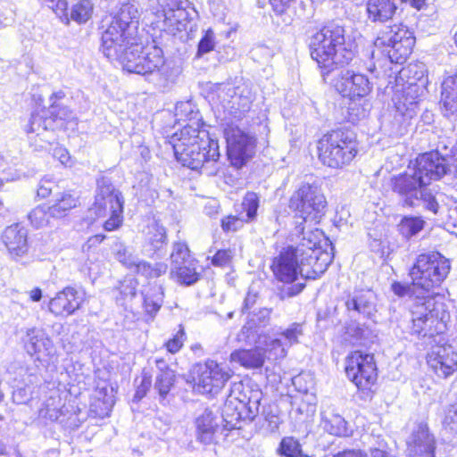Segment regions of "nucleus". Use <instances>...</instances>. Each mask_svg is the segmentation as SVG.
Masks as SVG:
<instances>
[{
    "label": "nucleus",
    "instance_id": "56",
    "mask_svg": "<svg viewBox=\"0 0 457 457\" xmlns=\"http://www.w3.org/2000/svg\"><path fill=\"white\" fill-rule=\"evenodd\" d=\"M186 340V333L183 327L180 325L179 331L173 336L172 338L169 339L164 346L170 353H177L180 351L184 345Z\"/></svg>",
    "mask_w": 457,
    "mask_h": 457
},
{
    "label": "nucleus",
    "instance_id": "51",
    "mask_svg": "<svg viewBox=\"0 0 457 457\" xmlns=\"http://www.w3.org/2000/svg\"><path fill=\"white\" fill-rule=\"evenodd\" d=\"M170 260L171 267L182 262H187V261H195V259L190 256V252L187 244L182 242L174 243L173 249L170 253Z\"/></svg>",
    "mask_w": 457,
    "mask_h": 457
},
{
    "label": "nucleus",
    "instance_id": "40",
    "mask_svg": "<svg viewBox=\"0 0 457 457\" xmlns=\"http://www.w3.org/2000/svg\"><path fill=\"white\" fill-rule=\"evenodd\" d=\"M419 191L417 195L418 201L415 203V207L423 205L425 210L435 215L437 214L440 206L433 190L428 188V186H421Z\"/></svg>",
    "mask_w": 457,
    "mask_h": 457
},
{
    "label": "nucleus",
    "instance_id": "45",
    "mask_svg": "<svg viewBox=\"0 0 457 457\" xmlns=\"http://www.w3.org/2000/svg\"><path fill=\"white\" fill-rule=\"evenodd\" d=\"M175 381V371H166L157 375L154 389L157 390L160 399L165 400Z\"/></svg>",
    "mask_w": 457,
    "mask_h": 457
},
{
    "label": "nucleus",
    "instance_id": "26",
    "mask_svg": "<svg viewBox=\"0 0 457 457\" xmlns=\"http://www.w3.org/2000/svg\"><path fill=\"white\" fill-rule=\"evenodd\" d=\"M166 228L157 220H153L145 231V251L152 258H162L166 253Z\"/></svg>",
    "mask_w": 457,
    "mask_h": 457
},
{
    "label": "nucleus",
    "instance_id": "54",
    "mask_svg": "<svg viewBox=\"0 0 457 457\" xmlns=\"http://www.w3.org/2000/svg\"><path fill=\"white\" fill-rule=\"evenodd\" d=\"M40 2L52 9L54 12L66 23L69 22L70 18L68 16V3L66 0H40Z\"/></svg>",
    "mask_w": 457,
    "mask_h": 457
},
{
    "label": "nucleus",
    "instance_id": "10",
    "mask_svg": "<svg viewBox=\"0 0 457 457\" xmlns=\"http://www.w3.org/2000/svg\"><path fill=\"white\" fill-rule=\"evenodd\" d=\"M435 303L425 295H416L411 307L410 333L421 337L438 338L441 330L445 328L443 314L438 318L437 311L434 308Z\"/></svg>",
    "mask_w": 457,
    "mask_h": 457
},
{
    "label": "nucleus",
    "instance_id": "18",
    "mask_svg": "<svg viewBox=\"0 0 457 457\" xmlns=\"http://www.w3.org/2000/svg\"><path fill=\"white\" fill-rule=\"evenodd\" d=\"M225 135L228 157L234 167L241 168L253 156L255 139L237 128L226 129Z\"/></svg>",
    "mask_w": 457,
    "mask_h": 457
},
{
    "label": "nucleus",
    "instance_id": "28",
    "mask_svg": "<svg viewBox=\"0 0 457 457\" xmlns=\"http://www.w3.org/2000/svg\"><path fill=\"white\" fill-rule=\"evenodd\" d=\"M345 306L352 319L370 318L376 312L373 294L370 291H360L349 295Z\"/></svg>",
    "mask_w": 457,
    "mask_h": 457
},
{
    "label": "nucleus",
    "instance_id": "5",
    "mask_svg": "<svg viewBox=\"0 0 457 457\" xmlns=\"http://www.w3.org/2000/svg\"><path fill=\"white\" fill-rule=\"evenodd\" d=\"M262 392L258 386L232 382L226 396L223 411L226 424L223 428H241L237 426L240 420H253L259 413Z\"/></svg>",
    "mask_w": 457,
    "mask_h": 457
},
{
    "label": "nucleus",
    "instance_id": "9",
    "mask_svg": "<svg viewBox=\"0 0 457 457\" xmlns=\"http://www.w3.org/2000/svg\"><path fill=\"white\" fill-rule=\"evenodd\" d=\"M450 269L448 259L438 252H430L418 255L409 275L414 287H418L422 291L421 295H425L441 285Z\"/></svg>",
    "mask_w": 457,
    "mask_h": 457
},
{
    "label": "nucleus",
    "instance_id": "50",
    "mask_svg": "<svg viewBox=\"0 0 457 457\" xmlns=\"http://www.w3.org/2000/svg\"><path fill=\"white\" fill-rule=\"evenodd\" d=\"M30 223L35 228H42L50 223V219L53 218L51 215V210L49 206L39 205L33 209L28 215Z\"/></svg>",
    "mask_w": 457,
    "mask_h": 457
},
{
    "label": "nucleus",
    "instance_id": "64",
    "mask_svg": "<svg viewBox=\"0 0 457 457\" xmlns=\"http://www.w3.org/2000/svg\"><path fill=\"white\" fill-rule=\"evenodd\" d=\"M445 423L450 426L453 424L455 427L450 428H457V397L456 400L450 404L447 414L445 416Z\"/></svg>",
    "mask_w": 457,
    "mask_h": 457
},
{
    "label": "nucleus",
    "instance_id": "43",
    "mask_svg": "<svg viewBox=\"0 0 457 457\" xmlns=\"http://www.w3.org/2000/svg\"><path fill=\"white\" fill-rule=\"evenodd\" d=\"M243 212L246 222L255 220L257 217V211L260 205V198L254 192H247L242 201Z\"/></svg>",
    "mask_w": 457,
    "mask_h": 457
},
{
    "label": "nucleus",
    "instance_id": "32",
    "mask_svg": "<svg viewBox=\"0 0 457 457\" xmlns=\"http://www.w3.org/2000/svg\"><path fill=\"white\" fill-rule=\"evenodd\" d=\"M113 404V395L108 394V389L106 387L98 388L96 390L93 401L90 403L89 415L93 418L99 417L101 419L108 417Z\"/></svg>",
    "mask_w": 457,
    "mask_h": 457
},
{
    "label": "nucleus",
    "instance_id": "13",
    "mask_svg": "<svg viewBox=\"0 0 457 457\" xmlns=\"http://www.w3.org/2000/svg\"><path fill=\"white\" fill-rule=\"evenodd\" d=\"M377 42L388 47L387 55L391 62L403 63L412 52L415 37L407 26L400 23L389 27Z\"/></svg>",
    "mask_w": 457,
    "mask_h": 457
},
{
    "label": "nucleus",
    "instance_id": "20",
    "mask_svg": "<svg viewBox=\"0 0 457 457\" xmlns=\"http://www.w3.org/2000/svg\"><path fill=\"white\" fill-rule=\"evenodd\" d=\"M230 378L229 370L214 361H208L200 368L195 389L203 395H217Z\"/></svg>",
    "mask_w": 457,
    "mask_h": 457
},
{
    "label": "nucleus",
    "instance_id": "59",
    "mask_svg": "<svg viewBox=\"0 0 457 457\" xmlns=\"http://www.w3.org/2000/svg\"><path fill=\"white\" fill-rule=\"evenodd\" d=\"M441 111L447 118H457V97L441 96Z\"/></svg>",
    "mask_w": 457,
    "mask_h": 457
},
{
    "label": "nucleus",
    "instance_id": "27",
    "mask_svg": "<svg viewBox=\"0 0 457 457\" xmlns=\"http://www.w3.org/2000/svg\"><path fill=\"white\" fill-rule=\"evenodd\" d=\"M27 229L20 224L7 227L2 236L3 242L12 258L18 259L29 251Z\"/></svg>",
    "mask_w": 457,
    "mask_h": 457
},
{
    "label": "nucleus",
    "instance_id": "14",
    "mask_svg": "<svg viewBox=\"0 0 457 457\" xmlns=\"http://www.w3.org/2000/svg\"><path fill=\"white\" fill-rule=\"evenodd\" d=\"M214 94L223 108L237 118L251 109L253 99L251 88L245 84H219Z\"/></svg>",
    "mask_w": 457,
    "mask_h": 457
},
{
    "label": "nucleus",
    "instance_id": "31",
    "mask_svg": "<svg viewBox=\"0 0 457 457\" xmlns=\"http://www.w3.org/2000/svg\"><path fill=\"white\" fill-rule=\"evenodd\" d=\"M194 422L195 428H218L226 424L225 413L220 414L218 411H213L205 406H199L194 414Z\"/></svg>",
    "mask_w": 457,
    "mask_h": 457
},
{
    "label": "nucleus",
    "instance_id": "61",
    "mask_svg": "<svg viewBox=\"0 0 457 457\" xmlns=\"http://www.w3.org/2000/svg\"><path fill=\"white\" fill-rule=\"evenodd\" d=\"M441 96L457 97V75L449 76L443 81Z\"/></svg>",
    "mask_w": 457,
    "mask_h": 457
},
{
    "label": "nucleus",
    "instance_id": "7",
    "mask_svg": "<svg viewBox=\"0 0 457 457\" xmlns=\"http://www.w3.org/2000/svg\"><path fill=\"white\" fill-rule=\"evenodd\" d=\"M327 201L319 187L303 184L290 198L289 207L295 212V234H303V223H318L325 214Z\"/></svg>",
    "mask_w": 457,
    "mask_h": 457
},
{
    "label": "nucleus",
    "instance_id": "30",
    "mask_svg": "<svg viewBox=\"0 0 457 457\" xmlns=\"http://www.w3.org/2000/svg\"><path fill=\"white\" fill-rule=\"evenodd\" d=\"M277 335L278 337L271 340L270 346L284 357L287 348L299 343V338L303 335V323L293 322L287 328H281Z\"/></svg>",
    "mask_w": 457,
    "mask_h": 457
},
{
    "label": "nucleus",
    "instance_id": "25",
    "mask_svg": "<svg viewBox=\"0 0 457 457\" xmlns=\"http://www.w3.org/2000/svg\"><path fill=\"white\" fill-rule=\"evenodd\" d=\"M403 0H367L368 20L373 23H385L402 13Z\"/></svg>",
    "mask_w": 457,
    "mask_h": 457
},
{
    "label": "nucleus",
    "instance_id": "1",
    "mask_svg": "<svg viewBox=\"0 0 457 457\" xmlns=\"http://www.w3.org/2000/svg\"><path fill=\"white\" fill-rule=\"evenodd\" d=\"M139 12L135 3H124L102 21L100 51L110 62L119 64L137 44Z\"/></svg>",
    "mask_w": 457,
    "mask_h": 457
},
{
    "label": "nucleus",
    "instance_id": "60",
    "mask_svg": "<svg viewBox=\"0 0 457 457\" xmlns=\"http://www.w3.org/2000/svg\"><path fill=\"white\" fill-rule=\"evenodd\" d=\"M233 253L230 249L218 250L212 257V264L216 267H226L230 264Z\"/></svg>",
    "mask_w": 457,
    "mask_h": 457
},
{
    "label": "nucleus",
    "instance_id": "46",
    "mask_svg": "<svg viewBox=\"0 0 457 457\" xmlns=\"http://www.w3.org/2000/svg\"><path fill=\"white\" fill-rule=\"evenodd\" d=\"M271 313V309L262 308L258 312L250 313V318L247 323L242 328V333L248 332L253 328L265 327L269 321Z\"/></svg>",
    "mask_w": 457,
    "mask_h": 457
},
{
    "label": "nucleus",
    "instance_id": "47",
    "mask_svg": "<svg viewBox=\"0 0 457 457\" xmlns=\"http://www.w3.org/2000/svg\"><path fill=\"white\" fill-rule=\"evenodd\" d=\"M115 258L128 269L134 270L137 264L141 261L137 255L130 252L123 244L119 243L115 245Z\"/></svg>",
    "mask_w": 457,
    "mask_h": 457
},
{
    "label": "nucleus",
    "instance_id": "36",
    "mask_svg": "<svg viewBox=\"0 0 457 457\" xmlns=\"http://www.w3.org/2000/svg\"><path fill=\"white\" fill-rule=\"evenodd\" d=\"M231 359L246 368H260L264 363V354L260 349L235 351Z\"/></svg>",
    "mask_w": 457,
    "mask_h": 457
},
{
    "label": "nucleus",
    "instance_id": "63",
    "mask_svg": "<svg viewBox=\"0 0 457 457\" xmlns=\"http://www.w3.org/2000/svg\"><path fill=\"white\" fill-rule=\"evenodd\" d=\"M54 187V183L51 179H42L37 191V196L40 198H46L52 193Z\"/></svg>",
    "mask_w": 457,
    "mask_h": 457
},
{
    "label": "nucleus",
    "instance_id": "33",
    "mask_svg": "<svg viewBox=\"0 0 457 457\" xmlns=\"http://www.w3.org/2000/svg\"><path fill=\"white\" fill-rule=\"evenodd\" d=\"M196 261H187L171 267L170 275L174 276L177 281L185 286H191L200 278V272L196 270Z\"/></svg>",
    "mask_w": 457,
    "mask_h": 457
},
{
    "label": "nucleus",
    "instance_id": "38",
    "mask_svg": "<svg viewBox=\"0 0 457 457\" xmlns=\"http://www.w3.org/2000/svg\"><path fill=\"white\" fill-rule=\"evenodd\" d=\"M163 288L162 286H153L144 293V306L147 313L154 315L163 303Z\"/></svg>",
    "mask_w": 457,
    "mask_h": 457
},
{
    "label": "nucleus",
    "instance_id": "15",
    "mask_svg": "<svg viewBox=\"0 0 457 457\" xmlns=\"http://www.w3.org/2000/svg\"><path fill=\"white\" fill-rule=\"evenodd\" d=\"M345 373L359 389L368 388L377 378L373 355L359 351L352 353L346 358Z\"/></svg>",
    "mask_w": 457,
    "mask_h": 457
},
{
    "label": "nucleus",
    "instance_id": "24",
    "mask_svg": "<svg viewBox=\"0 0 457 457\" xmlns=\"http://www.w3.org/2000/svg\"><path fill=\"white\" fill-rule=\"evenodd\" d=\"M390 188L395 193L404 205L415 207L417 203L418 192L421 186H425L423 182L412 171L411 173L403 172L390 179Z\"/></svg>",
    "mask_w": 457,
    "mask_h": 457
},
{
    "label": "nucleus",
    "instance_id": "35",
    "mask_svg": "<svg viewBox=\"0 0 457 457\" xmlns=\"http://www.w3.org/2000/svg\"><path fill=\"white\" fill-rule=\"evenodd\" d=\"M78 204V199L70 193L62 192L55 195L54 203L49 206L53 219L65 217Z\"/></svg>",
    "mask_w": 457,
    "mask_h": 457
},
{
    "label": "nucleus",
    "instance_id": "22",
    "mask_svg": "<svg viewBox=\"0 0 457 457\" xmlns=\"http://www.w3.org/2000/svg\"><path fill=\"white\" fill-rule=\"evenodd\" d=\"M86 292L82 288L66 287L49 301V311L55 316L68 317L82 306Z\"/></svg>",
    "mask_w": 457,
    "mask_h": 457
},
{
    "label": "nucleus",
    "instance_id": "8",
    "mask_svg": "<svg viewBox=\"0 0 457 457\" xmlns=\"http://www.w3.org/2000/svg\"><path fill=\"white\" fill-rule=\"evenodd\" d=\"M301 242L295 247L299 261L300 275L305 279L320 277L332 262V255L320 246V232L309 231L303 234Z\"/></svg>",
    "mask_w": 457,
    "mask_h": 457
},
{
    "label": "nucleus",
    "instance_id": "49",
    "mask_svg": "<svg viewBox=\"0 0 457 457\" xmlns=\"http://www.w3.org/2000/svg\"><path fill=\"white\" fill-rule=\"evenodd\" d=\"M93 12V4L90 0H80L74 4L71 12V19L78 23L87 21Z\"/></svg>",
    "mask_w": 457,
    "mask_h": 457
},
{
    "label": "nucleus",
    "instance_id": "12",
    "mask_svg": "<svg viewBox=\"0 0 457 457\" xmlns=\"http://www.w3.org/2000/svg\"><path fill=\"white\" fill-rule=\"evenodd\" d=\"M96 216H104L110 213V218L104 223L106 231L118 228L122 222L123 198L116 190L108 178H101L97 180V189L93 208Z\"/></svg>",
    "mask_w": 457,
    "mask_h": 457
},
{
    "label": "nucleus",
    "instance_id": "29",
    "mask_svg": "<svg viewBox=\"0 0 457 457\" xmlns=\"http://www.w3.org/2000/svg\"><path fill=\"white\" fill-rule=\"evenodd\" d=\"M435 437L429 430H414L408 442L409 457H435Z\"/></svg>",
    "mask_w": 457,
    "mask_h": 457
},
{
    "label": "nucleus",
    "instance_id": "6",
    "mask_svg": "<svg viewBox=\"0 0 457 457\" xmlns=\"http://www.w3.org/2000/svg\"><path fill=\"white\" fill-rule=\"evenodd\" d=\"M318 152L324 165L341 169L350 164L358 153L356 136L351 130H332L319 140Z\"/></svg>",
    "mask_w": 457,
    "mask_h": 457
},
{
    "label": "nucleus",
    "instance_id": "37",
    "mask_svg": "<svg viewBox=\"0 0 457 457\" xmlns=\"http://www.w3.org/2000/svg\"><path fill=\"white\" fill-rule=\"evenodd\" d=\"M426 221L420 216H404L398 224V231L405 239L419 234L425 227Z\"/></svg>",
    "mask_w": 457,
    "mask_h": 457
},
{
    "label": "nucleus",
    "instance_id": "19",
    "mask_svg": "<svg viewBox=\"0 0 457 457\" xmlns=\"http://www.w3.org/2000/svg\"><path fill=\"white\" fill-rule=\"evenodd\" d=\"M54 129L55 120L49 117L46 110L33 112L25 129L30 142L46 150L55 141Z\"/></svg>",
    "mask_w": 457,
    "mask_h": 457
},
{
    "label": "nucleus",
    "instance_id": "55",
    "mask_svg": "<svg viewBox=\"0 0 457 457\" xmlns=\"http://www.w3.org/2000/svg\"><path fill=\"white\" fill-rule=\"evenodd\" d=\"M214 46V33L212 29H208L198 43L196 57L201 58L204 54L212 51Z\"/></svg>",
    "mask_w": 457,
    "mask_h": 457
},
{
    "label": "nucleus",
    "instance_id": "21",
    "mask_svg": "<svg viewBox=\"0 0 457 457\" xmlns=\"http://www.w3.org/2000/svg\"><path fill=\"white\" fill-rule=\"evenodd\" d=\"M447 170L446 160L437 151L419 155L413 168V172L425 186H428L432 180L440 179Z\"/></svg>",
    "mask_w": 457,
    "mask_h": 457
},
{
    "label": "nucleus",
    "instance_id": "34",
    "mask_svg": "<svg viewBox=\"0 0 457 457\" xmlns=\"http://www.w3.org/2000/svg\"><path fill=\"white\" fill-rule=\"evenodd\" d=\"M29 354L43 353L48 355L53 348L52 340L43 332L31 330L28 333V341L25 344Z\"/></svg>",
    "mask_w": 457,
    "mask_h": 457
},
{
    "label": "nucleus",
    "instance_id": "42",
    "mask_svg": "<svg viewBox=\"0 0 457 457\" xmlns=\"http://www.w3.org/2000/svg\"><path fill=\"white\" fill-rule=\"evenodd\" d=\"M46 112L49 117H53L55 120V129L62 126L63 121L71 122L77 120L73 111L55 102L51 104L49 110Z\"/></svg>",
    "mask_w": 457,
    "mask_h": 457
},
{
    "label": "nucleus",
    "instance_id": "2",
    "mask_svg": "<svg viewBox=\"0 0 457 457\" xmlns=\"http://www.w3.org/2000/svg\"><path fill=\"white\" fill-rule=\"evenodd\" d=\"M129 73L142 75L146 80L165 88L174 84L182 69L173 61H166L161 47L155 44L142 47L137 44L120 63Z\"/></svg>",
    "mask_w": 457,
    "mask_h": 457
},
{
    "label": "nucleus",
    "instance_id": "3",
    "mask_svg": "<svg viewBox=\"0 0 457 457\" xmlns=\"http://www.w3.org/2000/svg\"><path fill=\"white\" fill-rule=\"evenodd\" d=\"M310 53L321 70L324 79L339 68L349 64L355 56L353 45L345 37V29L337 24H328L312 36Z\"/></svg>",
    "mask_w": 457,
    "mask_h": 457
},
{
    "label": "nucleus",
    "instance_id": "39",
    "mask_svg": "<svg viewBox=\"0 0 457 457\" xmlns=\"http://www.w3.org/2000/svg\"><path fill=\"white\" fill-rule=\"evenodd\" d=\"M425 74L423 63H410L400 71V77L407 78L408 90L417 93L419 89L418 82L421 81Z\"/></svg>",
    "mask_w": 457,
    "mask_h": 457
},
{
    "label": "nucleus",
    "instance_id": "11",
    "mask_svg": "<svg viewBox=\"0 0 457 457\" xmlns=\"http://www.w3.org/2000/svg\"><path fill=\"white\" fill-rule=\"evenodd\" d=\"M156 22H162V29L169 34L193 29L192 21L196 11L188 0H158Z\"/></svg>",
    "mask_w": 457,
    "mask_h": 457
},
{
    "label": "nucleus",
    "instance_id": "4",
    "mask_svg": "<svg viewBox=\"0 0 457 457\" xmlns=\"http://www.w3.org/2000/svg\"><path fill=\"white\" fill-rule=\"evenodd\" d=\"M170 144L178 162L191 170L216 162L220 158L218 141L206 129H200L199 121L185 125L171 137Z\"/></svg>",
    "mask_w": 457,
    "mask_h": 457
},
{
    "label": "nucleus",
    "instance_id": "62",
    "mask_svg": "<svg viewBox=\"0 0 457 457\" xmlns=\"http://www.w3.org/2000/svg\"><path fill=\"white\" fill-rule=\"evenodd\" d=\"M30 398V390L28 386L18 387L12 393V400L17 404L27 403Z\"/></svg>",
    "mask_w": 457,
    "mask_h": 457
},
{
    "label": "nucleus",
    "instance_id": "58",
    "mask_svg": "<svg viewBox=\"0 0 457 457\" xmlns=\"http://www.w3.org/2000/svg\"><path fill=\"white\" fill-rule=\"evenodd\" d=\"M416 289H420L418 287H414L413 282L411 284H404L399 281H394L391 285V290L393 293L399 296H410L412 297L416 294Z\"/></svg>",
    "mask_w": 457,
    "mask_h": 457
},
{
    "label": "nucleus",
    "instance_id": "57",
    "mask_svg": "<svg viewBox=\"0 0 457 457\" xmlns=\"http://www.w3.org/2000/svg\"><path fill=\"white\" fill-rule=\"evenodd\" d=\"M246 222L243 214L241 216L229 215L221 220V228L225 232L237 231Z\"/></svg>",
    "mask_w": 457,
    "mask_h": 457
},
{
    "label": "nucleus",
    "instance_id": "53",
    "mask_svg": "<svg viewBox=\"0 0 457 457\" xmlns=\"http://www.w3.org/2000/svg\"><path fill=\"white\" fill-rule=\"evenodd\" d=\"M119 290L120 297H117V301H122L121 304H125L136 296L137 281L135 278L125 279L121 282Z\"/></svg>",
    "mask_w": 457,
    "mask_h": 457
},
{
    "label": "nucleus",
    "instance_id": "48",
    "mask_svg": "<svg viewBox=\"0 0 457 457\" xmlns=\"http://www.w3.org/2000/svg\"><path fill=\"white\" fill-rule=\"evenodd\" d=\"M61 399L58 395H51L39 409V418L49 420L51 421L57 420L60 416Z\"/></svg>",
    "mask_w": 457,
    "mask_h": 457
},
{
    "label": "nucleus",
    "instance_id": "23",
    "mask_svg": "<svg viewBox=\"0 0 457 457\" xmlns=\"http://www.w3.org/2000/svg\"><path fill=\"white\" fill-rule=\"evenodd\" d=\"M271 270L276 278L281 282L291 284L300 274L299 261L295 246H288L272 261Z\"/></svg>",
    "mask_w": 457,
    "mask_h": 457
},
{
    "label": "nucleus",
    "instance_id": "44",
    "mask_svg": "<svg viewBox=\"0 0 457 457\" xmlns=\"http://www.w3.org/2000/svg\"><path fill=\"white\" fill-rule=\"evenodd\" d=\"M295 0H270V4L276 16L281 18L285 26L290 25L293 21V15L290 10L291 4Z\"/></svg>",
    "mask_w": 457,
    "mask_h": 457
},
{
    "label": "nucleus",
    "instance_id": "41",
    "mask_svg": "<svg viewBox=\"0 0 457 457\" xmlns=\"http://www.w3.org/2000/svg\"><path fill=\"white\" fill-rule=\"evenodd\" d=\"M167 270L168 265L165 262H155L152 264L146 261L141 260L139 263L137 264L135 272L146 278H157L165 274Z\"/></svg>",
    "mask_w": 457,
    "mask_h": 457
},
{
    "label": "nucleus",
    "instance_id": "52",
    "mask_svg": "<svg viewBox=\"0 0 457 457\" xmlns=\"http://www.w3.org/2000/svg\"><path fill=\"white\" fill-rule=\"evenodd\" d=\"M295 390L301 394H308L313 388L314 378L309 372H302L292 378Z\"/></svg>",
    "mask_w": 457,
    "mask_h": 457
},
{
    "label": "nucleus",
    "instance_id": "16",
    "mask_svg": "<svg viewBox=\"0 0 457 457\" xmlns=\"http://www.w3.org/2000/svg\"><path fill=\"white\" fill-rule=\"evenodd\" d=\"M444 340L443 336L434 338L436 345L428 353L427 362L438 377L446 378L457 370V352L451 345L442 343Z\"/></svg>",
    "mask_w": 457,
    "mask_h": 457
},
{
    "label": "nucleus",
    "instance_id": "17",
    "mask_svg": "<svg viewBox=\"0 0 457 457\" xmlns=\"http://www.w3.org/2000/svg\"><path fill=\"white\" fill-rule=\"evenodd\" d=\"M333 73H336L337 79L332 80L331 83L344 97H349L354 101L355 98H363L370 92V83L366 76L349 70H341V68ZM355 103L353 102L351 105ZM349 109L353 110V107L350 106Z\"/></svg>",
    "mask_w": 457,
    "mask_h": 457
}]
</instances>
